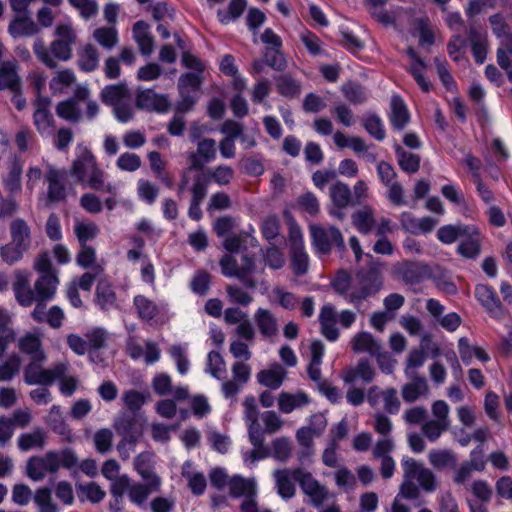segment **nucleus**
I'll use <instances>...</instances> for the list:
<instances>
[{"label": "nucleus", "instance_id": "obj_1", "mask_svg": "<svg viewBox=\"0 0 512 512\" xmlns=\"http://www.w3.org/2000/svg\"><path fill=\"white\" fill-rule=\"evenodd\" d=\"M55 39L46 46L42 38L35 39L33 53L47 68L56 69L58 61L67 62L72 58V47L76 43V33L70 24H59L54 31Z\"/></svg>", "mask_w": 512, "mask_h": 512}, {"label": "nucleus", "instance_id": "obj_2", "mask_svg": "<svg viewBox=\"0 0 512 512\" xmlns=\"http://www.w3.org/2000/svg\"><path fill=\"white\" fill-rule=\"evenodd\" d=\"M76 150V158L72 162L69 174L93 190L107 192L115 196L117 194L116 186L105 181L106 174L99 168L91 150L82 145H78Z\"/></svg>", "mask_w": 512, "mask_h": 512}, {"label": "nucleus", "instance_id": "obj_3", "mask_svg": "<svg viewBox=\"0 0 512 512\" xmlns=\"http://www.w3.org/2000/svg\"><path fill=\"white\" fill-rule=\"evenodd\" d=\"M58 284L57 274H44L40 275L32 289L27 276L18 272L16 274V281L13 283V291L17 302L21 306L29 307L34 302L51 300L56 293Z\"/></svg>", "mask_w": 512, "mask_h": 512}, {"label": "nucleus", "instance_id": "obj_4", "mask_svg": "<svg viewBox=\"0 0 512 512\" xmlns=\"http://www.w3.org/2000/svg\"><path fill=\"white\" fill-rule=\"evenodd\" d=\"M113 428L121 437L116 447L119 457L126 461L143 436V422L135 413L122 412L114 419Z\"/></svg>", "mask_w": 512, "mask_h": 512}, {"label": "nucleus", "instance_id": "obj_5", "mask_svg": "<svg viewBox=\"0 0 512 512\" xmlns=\"http://www.w3.org/2000/svg\"><path fill=\"white\" fill-rule=\"evenodd\" d=\"M46 359L33 358L24 368V382L28 385L49 386L63 377L68 369L67 363H58L50 369H44Z\"/></svg>", "mask_w": 512, "mask_h": 512}, {"label": "nucleus", "instance_id": "obj_6", "mask_svg": "<svg viewBox=\"0 0 512 512\" xmlns=\"http://www.w3.org/2000/svg\"><path fill=\"white\" fill-rule=\"evenodd\" d=\"M310 231L312 244L317 253L327 255L333 246L341 253L345 251L343 235L337 227L314 225L311 226Z\"/></svg>", "mask_w": 512, "mask_h": 512}, {"label": "nucleus", "instance_id": "obj_7", "mask_svg": "<svg viewBox=\"0 0 512 512\" xmlns=\"http://www.w3.org/2000/svg\"><path fill=\"white\" fill-rule=\"evenodd\" d=\"M292 477L309 498V503L316 508H321L329 495L327 488L304 468L293 469Z\"/></svg>", "mask_w": 512, "mask_h": 512}, {"label": "nucleus", "instance_id": "obj_8", "mask_svg": "<svg viewBox=\"0 0 512 512\" xmlns=\"http://www.w3.org/2000/svg\"><path fill=\"white\" fill-rule=\"evenodd\" d=\"M393 277L406 285H418L431 277L429 265L420 261L404 260L394 265Z\"/></svg>", "mask_w": 512, "mask_h": 512}, {"label": "nucleus", "instance_id": "obj_9", "mask_svg": "<svg viewBox=\"0 0 512 512\" xmlns=\"http://www.w3.org/2000/svg\"><path fill=\"white\" fill-rule=\"evenodd\" d=\"M331 206L328 209L329 214L342 221L345 219L343 209L349 205H353V197L350 187L342 182L336 181L330 187Z\"/></svg>", "mask_w": 512, "mask_h": 512}, {"label": "nucleus", "instance_id": "obj_10", "mask_svg": "<svg viewBox=\"0 0 512 512\" xmlns=\"http://www.w3.org/2000/svg\"><path fill=\"white\" fill-rule=\"evenodd\" d=\"M65 170L57 169L51 165L48 166L45 182L48 184L46 202L47 205L59 203L66 199L67 192L65 181L67 179Z\"/></svg>", "mask_w": 512, "mask_h": 512}, {"label": "nucleus", "instance_id": "obj_11", "mask_svg": "<svg viewBox=\"0 0 512 512\" xmlns=\"http://www.w3.org/2000/svg\"><path fill=\"white\" fill-rule=\"evenodd\" d=\"M466 33L471 44L472 54L476 63L483 64L488 52L486 30L481 25H478L475 20H471L467 25Z\"/></svg>", "mask_w": 512, "mask_h": 512}, {"label": "nucleus", "instance_id": "obj_12", "mask_svg": "<svg viewBox=\"0 0 512 512\" xmlns=\"http://www.w3.org/2000/svg\"><path fill=\"white\" fill-rule=\"evenodd\" d=\"M244 418L248 423V436L249 441L253 447H260L264 444L263 431L258 423V410L256 399L252 395L245 397L244 402Z\"/></svg>", "mask_w": 512, "mask_h": 512}, {"label": "nucleus", "instance_id": "obj_13", "mask_svg": "<svg viewBox=\"0 0 512 512\" xmlns=\"http://www.w3.org/2000/svg\"><path fill=\"white\" fill-rule=\"evenodd\" d=\"M210 180L206 174L201 173L194 177L193 184L191 186V201L188 209V216L195 221H199L202 218L201 203L205 199L208 191Z\"/></svg>", "mask_w": 512, "mask_h": 512}, {"label": "nucleus", "instance_id": "obj_14", "mask_svg": "<svg viewBox=\"0 0 512 512\" xmlns=\"http://www.w3.org/2000/svg\"><path fill=\"white\" fill-rule=\"evenodd\" d=\"M33 104L35 107L33 120L37 131L42 135H49L54 125V117L50 112L51 99L38 96Z\"/></svg>", "mask_w": 512, "mask_h": 512}, {"label": "nucleus", "instance_id": "obj_15", "mask_svg": "<svg viewBox=\"0 0 512 512\" xmlns=\"http://www.w3.org/2000/svg\"><path fill=\"white\" fill-rule=\"evenodd\" d=\"M474 294L476 299L491 316L501 317L504 314V307L491 286L478 284L475 287Z\"/></svg>", "mask_w": 512, "mask_h": 512}, {"label": "nucleus", "instance_id": "obj_16", "mask_svg": "<svg viewBox=\"0 0 512 512\" xmlns=\"http://www.w3.org/2000/svg\"><path fill=\"white\" fill-rule=\"evenodd\" d=\"M374 377L375 369L366 358H361L356 366L350 367L342 373V379L348 384L361 382L363 385H366L371 383Z\"/></svg>", "mask_w": 512, "mask_h": 512}, {"label": "nucleus", "instance_id": "obj_17", "mask_svg": "<svg viewBox=\"0 0 512 512\" xmlns=\"http://www.w3.org/2000/svg\"><path fill=\"white\" fill-rule=\"evenodd\" d=\"M413 463L414 465H409L410 469L413 471L414 480H417L420 487L427 491L432 492L436 489V479L434 473L425 468L421 463L417 462L415 459L405 456L402 458L401 465L402 468H407L408 464Z\"/></svg>", "mask_w": 512, "mask_h": 512}, {"label": "nucleus", "instance_id": "obj_18", "mask_svg": "<svg viewBox=\"0 0 512 512\" xmlns=\"http://www.w3.org/2000/svg\"><path fill=\"white\" fill-rule=\"evenodd\" d=\"M136 105L138 108L157 112H167L170 107L168 98L155 93L152 89L139 91L136 95Z\"/></svg>", "mask_w": 512, "mask_h": 512}, {"label": "nucleus", "instance_id": "obj_19", "mask_svg": "<svg viewBox=\"0 0 512 512\" xmlns=\"http://www.w3.org/2000/svg\"><path fill=\"white\" fill-rule=\"evenodd\" d=\"M472 230L465 232L463 239L460 241L457 252L468 259H475L481 253L482 237L477 227L472 225Z\"/></svg>", "mask_w": 512, "mask_h": 512}, {"label": "nucleus", "instance_id": "obj_20", "mask_svg": "<svg viewBox=\"0 0 512 512\" xmlns=\"http://www.w3.org/2000/svg\"><path fill=\"white\" fill-rule=\"evenodd\" d=\"M143 483H133L129 489L128 497L130 501L138 506H141L148 499L149 495L158 492L161 486V478H155L154 481L144 480Z\"/></svg>", "mask_w": 512, "mask_h": 512}, {"label": "nucleus", "instance_id": "obj_21", "mask_svg": "<svg viewBox=\"0 0 512 512\" xmlns=\"http://www.w3.org/2000/svg\"><path fill=\"white\" fill-rule=\"evenodd\" d=\"M132 32L140 53L150 56L154 51V37L149 32V25L143 20L137 21L133 25Z\"/></svg>", "mask_w": 512, "mask_h": 512}, {"label": "nucleus", "instance_id": "obj_22", "mask_svg": "<svg viewBox=\"0 0 512 512\" xmlns=\"http://www.w3.org/2000/svg\"><path fill=\"white\" fill-rule=\"evenodd\" d=\"M17 61H6L0 65V90L17 91L22 86L18 75Z\"/></svg>", "mask_w": 512, "mask_h": 512}, {"label": "nucleus", "instance_id": "obj_23", "mask_svg": "<svg viewBox=\"0 0 512 512\" xmlns=\"http://www.w3.org/2000/svg\"><path fill=\"white\" fill-rule=\"evenodd\" d=\"M319 322L322 335L329 341H336L339 337V331L336 327V314L333 305L325 304L321 308Z\"/></svg>", "mask_w": 512, "mask_h": 512}, {"label": "nucleus", "instance_id": "obj_24", "mask_svg": "<svg viewBox=\"0 0 512 512\" xmlns=\"http://www.w3.org/2000/svg\"><path fill=\"white\" fill-rule=\"evenodd\" d=\"M351 347L356 353H369L372 356H379L382 349L381 343L369 332L357 333L351 340Z\"/></svg>", "mask_w": 512, "mask_h": 512}, {"label": "nucleus", "instance_id": "obj_25", "mask_svg": "<svg viewBox=\"0 0 512 512\" xmlns=\"http://www.w3.org/2000/svg\"><path fill=\"white\" fill-rule=\"evenodd\" d=\"M95 303L103 311L117 307L116 293L108 280L101 279L98 281L95 291Z\"/></svg>", "mask_w": 512, "mask_h": 512}, {"label": "nucleus", "instance_id": "obj_26", "mask_svg": "<svg viewBox=\"0 0 512 512\" xmlns=\"http://www.w3.org/2000/svg\"><path fill=\"white\" fill-rule=\"evenodd\" d=\"M391 113L389 119L395 130H403L410 120L406 104L399 95H393L390 102Z\"/></svg>", "mask_w": 512, "mask_h": 512}, {"label": "nucleus", "instance_id": "obj_27", "mask_svg": "<svg viewBox=\"0 0 512 512\" xmlns=\"http://www.w3.org/2000/svg\"><path fill=\"white\" fill-rule=\"evenodd\" d=\"M10 35L14 38L21 36H33L39 32L37 24L29 17V14H16L8 27Z\"/></svg>", "mask_w": 512, "mask_h": 512}, {"label": "nucleus", "instance_id": "obj_28", "mask_svg": "<svg viewBox=\"0 0 512 512\" xmlns=\"http://www.w3.org/2000/svg\"><path fill=\"white\" fill-rule=\"evenodd\" d=\"M11 242L25 252L31 245L30 228L21 218L13 220L10 224Z\"/></svg>", "mask_w": 512, "mask_h": 512}, {"label": "nucleus", "instance_id": "obj_29", "mask_svg": "<svg viewBox=\"0 0 512 512\" xmlns=\"http://www.w3.org/2000/svg\"><path fill=\"white\" fill-rule=\"evenodd\" d=\"M155 454L151 451H144L138 454L133 461V467L143 480L154 481L160 478L154 471Z\"/></svg>", "mask_w": 512, "mask_h": 512}, {"label": "nucleus", "instance_id": "obj_30", "mask_svg": "<svg viewBox=\"0 0 512 512\" xmlns=\"http://www.w3.org/2000/svg\"><path fill=\"white\" fill-rule=\"evenodd\" d=\"M254 320L264 337H272L278 333V322L271 311L258 308L254 314Z\"/></svg>", "mask_w": 512, "mask_h": 512}, {"label": "nucleus", "instance_id": "obj_31", "mask_svg": "<svg viewBox=\"0 0 512 512\" xmlns=\"http://www.w3.org/2000/svg\"><path fill=\"white\" fill-rule=\"evenodd\" d=\"M285 377V369L281 365L275 364L270 369H264L258 372L257 381L262 386L276 390L281 387Z\"/></svg>", "mask_w": 512, "mask_h": 512}, {"label": "nucleus", "instance_id": "obj_32", "mask_svg": "<svg viewBox=\"0 0 512 512\" xmlns=\"http://www.w3.org/2000/svg\"><path fill=\"white\" fill-rule=\"evenodd\" d=\"M19 350L30 356V359H47L46 353L42 348L41 338L34 333H27L18 340Z\"/></svg>", "mask_w": 512, "mask_h": 512}, {"label": "nucleus", "instance_id": "obj_33", "mask_svg": "<svg viewBox=\"0 0 512 512\" xmlns=\"http://www.w3.org/2000/svg\"><path fill=\"white\" fill-rule=\"evenodd\" d=\"M412 382L407 383L402 388V398L407 403L415 402L420 396L428 391L427 381L424 377L418 375H407Z\"/></svg>", "mask_w": 512, "mask_h": 512}, {"label": "nucleus", "instance_id": "obj_34", "mask_svg": "<svg viewBox=\"0 0 512 512\" xmlns=\"http://www.w3.org/2000/svg\"><path fill=\"white\" fill-rule=\"evenodd\" d=\"M397 162L402 171L415 174L420 169L421 158L418 154L408 152L399 144L394 145Z\"/></svg>", "mask_w": 512, "mask_h": 512}, {"label": "nucleus", "instance_id": "obj_35", "mask_svg": "<svg viewBox=\"0 0 512 512\" xmlns=\"http://www.w3.org/2000/svg\"><path fill=\"white\" fill-rule=\"evenodd\" d=\"M277 91L287 98H296L301 93V82L294 79L290 74H281L274 78Z\"/></svg>", "mask_w": 512, "mask_h": 512}, {"label": "nucleus", "instance_id": "obj_36", "mask_svg": "<svg viewBox=\"0 0 512 512\" xmlns=\"http://www.w3.org/2000/svg\"><path fill=\"white\" fill-rule=\"evenodd\" d=\"M292 474L293 470L289 469L276 470L273 474L278 494L284 499H290L295 495Z\"/></svg>", "mask_w": 512, "mask_h": 512}, {"label": "nucleus", "instance_id": "obj_37", "mask_svg": "<svg viewBox=\"0 0 512 512\" xmlns=\"http://www.w3.org/2000/svg\"><path fill=\"white\" fill-rule=\"evenodd\" d=\"M428 459L430 464L438 470H443L446 468L454 469L457 464V458L455 454L448 449L431 450L428 454Z\"/></svg>", "mask_w": 512, "mask_h": 512}, {"label": "nucleus", "instance_id": "obj_38", "mask_svg": "<svg viewBox=\"0 0 512 512\" xmlns=\"http://www.w3.org/2000/svg\"><path fill=\"white\" fill-rule=\"evenodd\" d=\"M18 448L23 451H29L33 448L42 449L45 445V433L42 428L37 427L30 433H23L17 441Z\"/></svg>", "mask_w": 512, "mask_h": 512}, {"label": "nucleus", "instance_id": "obj_39", "mask_svg": "<svg viewBox=\"0 0 512 512\" xmlns=\"http://www.w3.org/2000/svg\"><path fill=\"white\" fill-rule=\"evenodd\" d=\"M473 231L472 225L456 224L444 225L437 231V238L444 244H452L458 238H462L465 232Z\"/></svg>", "mask_w": 512, "mask_h": 512}, {"label": "nucleus", "instance_id": "obj_40", "mask_svg": "<svg viewBox=\"0 0 512 512\" xmlns=\"http://www.w3.org/2000/svg\"><path fill=\"white\" fill-rule=\"evenodd\" d=\"M309 403L308 396L303 393L290 394L287 392H282L279 395L278 405L281 412L288 414L291 413L294 409L305 406Z\"/></svg>", "mask_w": 512, "mask_h": 512}, {"label": "nucleus", "instance_id": "obj_41", "mask_svg": "<svg viewBox=\"0 0 512 512\" xmlns=\"http://www.w3.org/2000/svg\"><path fill=\"white\" fill-rule=\"evenodd\" d=\"M129 97V90L125 84L108 85L101 91V100L103 103L115 106L124 102Z\"/></svg>", "mask_w": 512, "mask_h": 512}, {"label": "nucleus", "instance_id": "obj_42", "mask_svg": "<svg viewBox=\"0 0 512 512\" xmlns=\"http://www.w3.org/2000/svg\"><path fill=\"white\" fill-rule=\"evenodd\" d=\"M99 65V53L95 46L87 44L79 52L78 67L84 72H92Z\"/></svg>", "mask_w": 512, "mask_h": 512}, {"label": "nucleus", "instance_id": "obj_43", "mask_svg": "<svg viewBox=\"0 0 512 512\" xmlns=\"http://www.w3.org/2000/svg\"><path fill=\"white\" fill-rule=\"evenodd\" d=\"M57 115L71 123H77L82 118L81 110L75 98H69L61 101L56 106Z\"/></svg>", "mask_w": 512, "mask_h": 512}, {"label": "nucleus", "instance_id": "obj_44", "mask_svg": "<svg viewBox=\"0 0 512 512\" xmlns=\"http://www.w3.org/2000/svg\"><path fill=\"white\" fill-rule=\"evenodd\" d=\"M230 495L233 497H248L249 495L256 494L255 483L252 480H247L241 476H234L228 481Z\"/></svg>", "mask_w": 512, "mask_h": 512}, {"label": "nucleus", "instance_id": "obj_45", "mask_svg": "<svg viewBox=\"0 0 512 512\" xmlns=\"http://www.w3.org/2000/svg\"><path fill=\"white\" fill-rule=\"evenodd\" d=\"M409 465L414 464L411 462ZM409 465L407 468H403V482L398 495L407 500H415L419 497L420 491L418 486L414 483L413 471L410 469Z\"/></svg>", "mask_w": 512, "mask_h": 512}, {"label": "nucleus", "instance_id": "obj_46", "mask_svg": "<svg viewBox=\"0 0 512 512\" xmlns=\"http://www.w3.org/2000/svg\"><path fill=\"white\" fill-rule=\"evenodd\" d=\"M93 38L106 50L113 49L119 40L115 27H99L94 30Z\"/></svg>", "mask_w": 512, "mask_h": 512}, {"label": "nucleus", "instance_id": "obj_47", "mask_svg": "<svg viewBox=\"0 0 512 512\" xmlns=\"http://www.w3.org/2000/svg\"><path fill=\"white\" fill-rule=\"evenodd\" d=\"M351 218L355 228L362 234H368L375 222L373 211L369 207L354 212Z\"/></svg>", "mask_w": 512, "mask_h": 512}, {"label": "nucleus", "instance_id": "obj_48", "mask_svg": "<svg viewBox=\"0 0 512 512\" xmlns=\"http://www.w3.org/2000/svg\"><path fill=\"white\" fill-rule=\"evenodd\" d=\"M139 318L150 321L159 313L157 305L143 295H137L133 300Z\"/></svg>", "mask_w": 512, "mask_h": 512}, {"label": "nucleus", "instance_id": "obj_49", "mask_svg": "<svg viewBox=\"0 0 512 512\" xmlns=\"http://www.w3.org/2000/svg\"><path fill=\"white\" fill-rule=\"evenodd\" d=\"M256 264L253 257L248 255L242 256V263L240 265L238 279L241 283L248 289L254 290L257 287V283L255 279L250 277V275L255 271Z\"/></svg>", "mask_w": 512, "mask_h": 512}, {"label": "nucleus", "instance_id": "obj_50", "mask_svg": "<svg viewBox=\"0 0 512 512\" xmlns=\"http://www.w3.org/2000/svg\"><path fill=\"white\" fill-rule=\"evenodd\" d=\"M362 123L367 133L376 139L382 141L385 139L386 132L381 118L376 114H367L362 118Z\"/></svg>", "mask_w": 512, "mask_h": 512}, {"label": "nucleus", "instance_id": "obj_51", "mask_svg": "<svg viewBox=\"0 0 512 512\" xmlns=\"http://www.w3.org/2000/svg\"><path fill=\"white\" fill-rule=\"evenodd\" d=\"M247 6L246 0H231L227 10H218L217 16L222 24L238 19Z\"/></svg>", "mask_w": 512, "mask_h": 512}, {"label": "nucleus", "instance_id": "obj_52", "mask_svg": "<svg viewBox=\"0 0 512 512\" xmlns=\"http://www.w3.org/2000/svg\"><path fill=\"white\" fill-rule=\"evenodd\" d=\"M341 91L343 92L345 98L354 105H360L364 103L368 98L366 89L354 82L343 84Z\"/></svg>", "mask_w": 512, "mask_h": 512}, {"label": "nucleus", "instance_id": "obj_53", "mask_svg": "<svg viewBox=\"0 0 512 512\" xmlns=\"http://www.w3.org/2000/svg\"><path fill=\"white\" fill-rule=\"evenodd\" d=\"M21 175H22V166L17 161L14 160L9 168V172L7 176L4 178V187L10 193L14 194L21 191Z\"/></svg>", "mask_w": 512, "mask_h": 512}, {"label": "nucleus", "instance_id": "obj_54", "mask_svg": "<svg viewBox=\"0 0 512 512\" xmlns=\"http://www.w3.org/2000/svg\"><path fill=\"white\" fill-rule=\"evenodd\" d=\"M76 81V76L71 69H63L51 79L49 83L53 94L60 93L65 87L71 86Z\"/></svg>", "mask_w": 512, "mask_h": 512}, {"label": "nucleus", "instance_id": "obj_55", "mask_svg": "<svg viewBox=\"0 0 512 512\" xmlns=\"http://www.w3.org/2000/svg\"><path fill=\"white\" fill-rule=\"evenodd\" d=\"M34 502L39 508V512H58V507L52 502V491L50 488L43 487L36 490Z\"/></svg>", "mask_w": 512, "mask_h": 512}, {"label": "nucleus", "instance_id": "obj_56", "mask_svg": "<svg viewBox=\"0 0 512 512\" xmlns=\"http://www.w3.org/2000/svg\"><path fill=\"white\" fill-rule=\"evenodd\" d=\"M113 432L109 428L97 430L93 436V443L96 451L100 454H107L112 449Z\"/></svg>", "mask_w": 512, "mask_h": 512}, {"label": "nucleus", "instance_id": "obj_57", "mask_svg": "<svg viewBox=\"0 0 512 512\" xmlns=\"http://www.w3.org/2000/svg\"><path fill=\"white\" fill-rule=\"evenodd\" d=\"M292 265L294 273L298 276L305 274L308 270L309 259L305 253L302 243H295L292 250Z\"/></svg>", "mask_w": 512, "mask_h": 512}, {"label": "nucleus", "instance_id": "obj_58", "mask_svg": "<svg viewBox=\"0 0 512 512\" xmlns=\"http://www.w3.org/2000/svg\"><path fill=\"white\" fill-rule=\"evenodd\" d=\"M74 233L81 245H88L89 240H93L99 233V228L95 223L77 222L74 226Z\"/></svg>", "mask_w": 512, "mask_h": 512}, {"label": "nucleus", "instance_id": "obj_59", "mask_svg": "<svg viewBox=\"0 0 512 512\" xmlns=\"http://www.w3.org/2000/svg\"><path fill=\"white\" fill-rule=\"evenodd\" d=\"M207 365L209 373L216 379L225 378L226 364L219 352L211 351L208 354Z\"/></svg>", "mask_w": 512, "mask_h": 512}, {"label": "nucleus", "instance_id": "obj_60", "mask_svg": "<svg viewBox=\"0 0 512 512\" xmlns=\"http://www.w3.org/2000/svg\"><path fill=\"white\" fill-rule=\"evenodd\" d=\"M137 194L142 201L152 205L158 197L159 188L148 180L139 179L137 182Z\"/></svg>", "mask_w": 512, "mask_h": 512}, {"label": "nucleus", "instance_id": "obj_61", "mask_svg": "<svg viewBox=\"0 0 512 512\" xmlns=\"http://www.w3.org/2000/svg\"><path fill=\"white\" fill-rule=\"evenodd\" d=\"M449 427V424L433 419L424 422L421 427V431L430 442H435L440 438L443 432L449 429Z\"/></svg>", "mask_w": 512, "mask_h": 512}, {"label": "nucleus", "instance_id": "obj_62", "mask_svg": "<svg viewBox=\"0 0 512 512\" xmlns=\"http://www.w3.org/2000/svg\"><path fill=\"white\" fill-rule=\"evenodd\" d=\"M21 359L18 355L13 354L9 359L0 364V381L12 380L20 370Z\"/></svg>", "mask_w": 512, "mask_h": 512}, {"label": "nucleus", "instance_id": "obj_63", "mask_svg": "<svg viewBox=\"0 0 512 512\" xmlns=\"http://www.w3.org/2000/svg\"><path fill=\"white\" fill-rule=\"evenodd\" d=\"M87 344H89V353L97 351L105 347L107 340V331L103 328L96 327L85 334Z\"/></svg>", "mask_w": 512, "mask_h": 512}, {"label": "nucleus", "instance_id": "obj_64", "mask_svg": "<svg viewBox=\"0 0 512 512\" xmlns=\"http://www.w3.org/2000/svg\"><path fill=\"white\" fill-rule=\"evenodd\" d=\"M234 170L227 165H219L210 171V175H206L209 180L214 181L220 186L228 185L234 178Z\"/></svg>", "mask_w": 512, "mask_h": 512}]
</instances>
